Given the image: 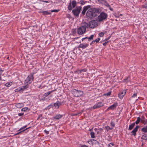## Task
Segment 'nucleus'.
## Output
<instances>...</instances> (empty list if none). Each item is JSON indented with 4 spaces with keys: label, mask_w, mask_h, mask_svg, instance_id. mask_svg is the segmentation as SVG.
Masks as SVG:
<instances>
[{
    "label": "nucleus",
    "mask_w": 147,
    "mask_h": 147,
    "mask_svg": "<svg viewBox=\"0 0 147 147\" xmlns=\"http://www.w3.org/2000/svg\"><path fill=\"white\" fill-rule=\"evenodd\" d=\"M142 139L144 140H147V134H144L142 136Z\"/></svg>",
    "instance_id": "25"
},
{
    "label": "nucleus",
    "mask_w": 147,
    "mask_h": 147,
    "mask_svg": "<svg viewBox=\"0 0 147 147\" xmlns=\"http://www.w3.org/2000/svg\"><path fill=\"white\" fill-rule=\"evenodd\" d=\"M100 9L95 7H91L90 5V8L88 10L86 16L90 18H92L97 16L100 13Z\"/></svg>",
    "instance_id": "1"
},
{
    "label": "nucleus",
    "mask_w": 147,
    "mask_h": 147,
    "mask_svg": "<svg viewBox=\"0 0 147 147\" xmlns=\"http://www.w3.org/2000/svg\"><path fill=\"white\" fill-rule=\"evenodd\" d=\"M111 92H109L108 93L104 94V95L107 96H109L111 94Z\"/></svg>",
    "instance_id": "36"
},
{
    "label": "nucleus",
    "mask_w": 147,
    "mask_h": 147,
    "mask_svg": "<svg viewBox=\"0 0 147 147\" xmlns=\"http://www.w3.org/2000/svg\"><path fill=\"white\" fill-rule=\"evenodd\" d=\"M141 122L142 123L146 124L147 123V120H146L143 116H142L140 117Z\"/></svg>",
    "instance_id": "14"
},
{
    "label": "nucleus",
    "mask_w": 147,
    "mask_h": 147,
    "mask_svg": "<svg viewBox=\"0 0 147 147\" xmlns=\"http://www.w3.org/2000/svg\"><path fill=\"white\" fill-rule=\"evenodd\" d=\"M62 115L60 114H58L56 115L55 116L53 117V118L56 119L57 120L61 118Z\"/></svg>",
    "instance_id": "21"
},
{
    "label": "nucleus",
    "mask_w": 147,
    "mask_h": 147,
    "mask_svg": "<svg viewBox=\"0 0 147 147\" xmlns=\"http://www.w3.org/2000/svg\"><path fill=\"white\" fill-rule=\"evenodd\" d=\"M82 7L80 6L77 7L72 11V13L75 16L78 17Z\"/></svg>",
    "instance_id": "5"
},
{
    "label": "nucleus",
    "mask_w": 147,
    "mask_h": 147,
    "mask_svg": "<svg viewBox=\"0 0 147 147\" xmlns=\"http://www.w3.org/2000/svg\"><path fill=\"white\" fill-rule=\"evenodd\" d=\"M47 134H48L49 133V131H46V130L44 131Z\"/></svg>",
    "instance_id": "51"
},
{
    "label": "nucleus",
    "mask_w": 147,
    "mask_h": 147,
    "mask_svg": "<svg viewBox=\"0 0 147 147\" xmlns=\"http://www.w3.org/2000/svg\"><path fill=\"white\" fill-rule=\"evenodd\" d=\"M98 130V129H97V128H95L94 129V130L95 131H96V130Z\"/></svg>",
    "instance_id": "54"
},
{
    "label": "nucleus",
    "mask_w": 147,
    "mask_h": 147,
    "mask_svg": "<svg viewBox=\"0 0 147 147\" xmlns=\"http://www.w3.org/2000/svg\"><path fill=\"white\" fill-rule=\"evenodd\" d=\"M93 43H91L90 44V45H91Z\"/></svg>",
    "instance_id": "58"
},
{
    "label": "nucleus",
    "mask_w": 147,
    "mask_h": 147,
    "mask_svg": "<svg viewBox=\"0 0 147 147\" xmlns=\"http://www.w3.org/2000/svg\"><path fill=\"white\" fill-rule=\"evenodd\" d=\"M104 34L103 33L101 32L99 34V36L100 37H102L103 36Z\"/></svg>",
    "instance_id": "41"
},
{
    "label": "nucleus",
    "mask_w": 147,
    "mask_h": 147,
    "mask_svg": "<svg viewBox=\"0 0 147 147\" xmlns=\"http://www.w3.org/2000/svg\"><path fill=\"white\" fill-rule=\"evenodd\" d=\"M135 125V123H134L131 124V125H130L129 127L128 130H131L134 126Z\"/></svg>",
    "instance_id": "22"
},
{
    "label": "nucleus",
    "mask_w": 147,
    "mask_h": 147,
    "mask_svg": "<svg viewBox=\"0 0 147 147\" xmlns=\"http://www.w3.org/2000/svg\"><path fill=\"white\" fill-rule=\"evenodd\" d=\"M141 131L144 133L147 132V126H145L142 128L141 129Z\"/></svg>",
    "instance_id": "23"
},
{
    "label": "nucleus",
    "mask_w": 147,
    "mask_h": 147,
    "mask_svg": "<svg viewBox=\"0 0 147 147\" xmlns=\"http://www.w3.org/2000/svg\"><path fill=\"white\" fill-rule=\"evenodd\" d=\"M107 7L109 8V9H110V10L112 11H113V9H112V8L111 7H110V5H109V7Z\"/></svg>",
    "instance_id": "49"
},
{
    "label": "nucleus",
    "mask_w": 147,
    "mask_h": 147,
    "mask_svg": "<svg viewBox=\"0 0 147 147\" xmlns=\"http://www.w3.org/2000/svg\"><path fill=\"white\" fill-rule=\"evenodd\" d=\"M107 16V15L106 13L102 12L98 17V20L99 22L102 21L105 19Z\"/></svg>",
    "instance_id": "7"
},
{
    "label": "nucleus",
    "mask_w": 147,
    "mask_h": 147,
    "mask_svg": "<svg viewBox=\"0 0 147 147\" xmlns=\"http://www.w3.org/2000/svg\"><path fill=\"white\" fill-rule=\"evenodd\" d=\"M88 27V23L85 22L82 23L81 26L78 28V34L79 35L84 34L86 32V28Z\"/></svg>",
    "instance_id": "2"
},
{
    "label": "nucleus",
    "mask_w": 147,
    "mask_h": 147,
    "mask_svg": "<svg viewBox=\"0 0 147 147\" xmlns=\"http://www.w3.org/2000/svg\"><path fill=\"white\" fill-rule=\"evenodd\" d=\"M120 16H122V15L121 14H120Z\"/></svg>",
    "instance_id": "59"
},
{
    "label": "nucleus",
    "mask_w": 147,
    "mask_h": 147,
    "mask_svg": "<svg viewBox=\"0 0 147 147\" xmlns=\"http://www.w3.org/2000/svg\"><path fill=\"white\" fill-rule=\"evenodd\" d=\"M72 94L74 96L77 97H80L83 95V92L82 91L73 89L72 90Z\"/></svg>",
    "instance_id": "4"
},
{
    "label": "nucleus",
    "mask_w": 147,
    "mask_h": 147,
    "mask_svg": "<svg viewBox=\"0 0 147 147\" xmlns=\"http://www.w3.org/2000/svg\"><path fill=\"white\" fill-rule=\"evenodd\" d=\"M19 132H18L16 134H14L15 135H19Z\"/></svg>",
    "instance_id": "53"
},
{
    "label": "nucleus",
    "mask_w": 147,
    "mask_h": 147,
    "mask_svg": "<svg viewBox=\"0 0 147 147\" xmlns=\"http://www.w3.org/2000/svg\"><path fill=\"white\" fill-rule=\"evenodd\" d=\"M77 4V2L75 0L70 1V3L68 4V9L69 10H72V8H74L76 6Z\"/></svg>",
    "instance_id": "6"
},
{
    "label": "nucleus",
    "mask_w": 147,
    "mask_h": 147,
    "mask_svg": "<svg viewBox=\"0 0 147 147\" xmlns=\"http://www.w3.org/2000/svg\"><path fill=\"white\" fill-rule=\"evenodd\" d=\"M117 102H115L112 105L109 107L107 109V110H113L114 109L116 108V107L117 106Z\"/></svg>",
    "instance_id": "11"
},
{
    "label": "nucleus",
    "mask_w": 147,
    "mask_h": 147,
    "mask_svg": "<svg viewBox=\"0 0 147 147\" xmlns=\"http://www.w3.org/2000/svg\"><path fill=\"white\" fill-rule=\"evenodd\" d=\"M94 36L93 35H91L90 37L88 38L89 39V41L93 39Z\"/></svg>",
    "instance_id": "32"
},
{
    "label": "nucleus",
    "mask_w": 147,
    "mask_h": 147,
    "mask_svg": "<svg viewBox=\"0 0 147 147\" xmlns=\"http://www.w3.org/2000/svg\"><path fill=\"white\" fill-rule=\"evenodd\" d=\"M90 135L91 138H95V134L94 132H91L90 133Z\"/></svg>",
    "instance_id": "31"
},
{
    "label": "nucleus",
    "mask_w": 147,
    "mask_h": 147,
    "mask_svg": "<svg viewBox=\"0 0 147 147\" xmlns=\"http://www.w3.org/2000/svg\"><path fill=\"white\" fill-rule=\"evenodd\" d=\"M108 147H114V144L113 143H110L108 145Z\"/></svg>",
    "instance_id": "35"
},
{
    "label": "nucleus",
    "mask_w": 147,
    "mask_h": 147,
    "mask_svg": "<svg viewBox=\"0 0 147 147\" xmlns=\"http://www.w3.org/2000/svg\"><path fill=\"white\" fill-rule=\"evenodd\" d=\"M100 38H97L95 40H94L92 41V43H93L94 42H96V43L98 42L100 40Z\"/></svg>",
    "instance_id": "28"
},
{
    "label": "nucleus",
    "mask_w": 147,
    "mask_h": 147,
    "mask_svg": "<svg viewBox=\"0 0 147 147\" xmlns=\"http://www.w3.org/2000/svg\"><path fill=\"white\" fill-rule=\"evenodd\" d=\"M105 128L107 131H108L109 130H112L113 129V128H111L109 126H107L105 127Z\"/></svg>",
    "instance_id": "30"
},
{
    "label": "nucleus",
    "mask_w": 147,
    "mask_h": 147,
    "mask_svg": "<svg viewBox=\"0 0 147 147\" xmlns=\"http://www.w3.org/2000/svg\"><path fill=\"white\" fill-rule=\"evenodd\" d=\"M103 4L105 6H106L107 7H109V4L106 1Z\"/></svg>",
    "instance_id": "33"
},
{
    "label": "nucleus",
    "mask_w": 147,
    "mask_h": 147,
    "mask_svg": "<svg viewBox=\"0 0 147 147\" xmlns=\"http://www.w3.org/2000/svg\"><path fill=\"white\" fill-rule=\"evenodd\" d=\"M88 25L89 27L93 28L97 25V22L95 20H92L89 22Z\"/></svg>",
    "instance_id": "8"
},
{
    "label": "nucleus",
    "mask_w": 147,
    "mask_h": 147,
    "mask_svg": "<svg viewBox=\"0 0 147 147\" xmlns=\"http://www.w3.org/2000/svg\"><path fill=\"white\" fill-rule=\"evenodd\" d=\"M111 125L113 127H114L115 126V123L113 121H111Z\"/></svg>",
    "instance_id": "38"
},
{
    "label": "nucleus",
    "mask_w": 147,
    "mask_h": 147,
    "mask_svg": "<svg viewBox=\"0 0 147 147\" xmlns=\"http://www.w3.org/2000/svg\"><path fill=\"white\" fill-rule=\"evenodd\" d=\"M81 147H88L86 145H82L81 146Z\"/></svg>",
    "instance_id": "50"
},
{
    "label": "nucleus",
    "mask_w": 147,
    "mask_h": 147,
    "mask_svg": "<svg viewBox=\"0 0 147 147\" xmlns=\"http://www.w3.org/2000/svg\"><path fill=\"white\" fill-rule=\"evenodd\" d=\"M12 83L11 82H7L5 84V86L7 87H9L12 84Z\"/></svg>",
    "instance_id": "29"
},
{
    "label": "nucleus",
    "mask_w": 147,
    "mask_h": 147,
    "mask_svg": "<svg viewBox=\"0 0 147 147\" xmlns=\"http://www.w3.org/2000/svg\"><path fill=\"white\" fill-rule=\"evenodd\" d=\"M33 75V73H31L28 76L25 80L24 85H28L32 82L34 80Z\"/></svg>",
    "instance_id": "3"
},
{
    "label": "nucleus",
    "mask_w": 147,
    "mask_h": 147,
    "mask_svg": "<svg viewBox=\"0 0 147 147\" xmlns=\"http://www.w3.org/2000/svg\"><path fill=\"white\" fill-rule=\"evenodd\" d=\"M104 105V104L101 102H99L95 104L93 106V108L95 109L98 108H100L103 107Z\"/></svg>",
    "instance_id": "9"
},
{
    "label": "nucleus",
    "mask_w": 147,
    "mask_h": 147,
    "mask_svg": "<svg viewBox=\"0 0 147 147\" xmlns=\"http://www.w3.org/2000/svg\"><path fill=\"white\" fill-rule=\"evenodd\" d=\"M88 46V44H80L78 46V47L82 48L83 49H85Z\"/></svg>",
    "instance_id": "16"
},
{
    "label": "nucleus",
    "mask_w": 147,
    "mask_h": 147,
    "mask_svg": "<svg viewBox=\"0 0 147 147\" xmlns=\"http://www.w3.org/2000/svg\"><path fill=\"white\" fill-rule=\"evenodd\" d=\"M98 2L102 4H103L105 1V0H98Z\"/></svg>",
    "instance_id": "34"
},
{
    "label": "nucleus",
    "mask_w": 147,
    "mask_h": 147,
    "mask_svg": "<svg viewBox=\"0 0 147 147\" xmlns=\"http://www.w3.org/2000/svg\"><path fill=\"white\" fill-rule=\"evenodd\" d=\"M126 93V91L123 90L118 94V97L120 98H122Z\"/></svg>",
    "instance_id": "12"
},
{
    "label": "nucleus",
    "mask_w": 147,
    "mask_h": 147,
    "mask_svg": "<svg viewBox=\"0 0 147 147\" xmlns=\"http://www.w3.org/2000/svg\"><path fill=\"white\" fill-rule=\"evenodd\" d=\"M80 3L82 5H84L85 4V3L82 0H80Z\"/></svg>",
    "instance_id": "44"
},
{
    "label": "nucleus",
    "mask_w": 147,
    "mask_h": 147,
    "mask_svg": "<svg viewBox=\"0 0 147 147\" xmlns=\"http://www.w3.org/2000/svg\"><path fill=\"white\" fill-rule=\"evenodd\" d=\"M24 114V113H19L18 114V115L19 116H21L22 115H23Z\"/></svg>",
    "instance_id": "46"
},
{
    "label": "nucleus",
    "mask_w": 147,
    "mask_h": 147,
    "mask_svg": "<svg viewBox=\"0 0 147 147\" xmlns=\"http://www.w3.org/2000/svg\"><path fill=\"white\" fill-rule=\"evenodd\" d=\"M61 105V104L60 102L59 101H57L54 104V106L56 108L58 109L59 107Z\"/></svg>",
    "instance_id": "20"
},
{
    "label": "nucleus",
    "mask_w": 147,
    "mask_h": 147,
    "mask_svg": "<svg viewBox=\"0 0 147 147\" xmlns=\"http://www.w3.org/2000/svg\"><path fill=\"white\" fill-rule=\"evenodd\" d=\"M3 71V70H2L1 69H0V80H1V75L2 74V72Z\"/></svg>",
    "instance_id": "39"
},
{
    "label": "nucleus",
    "mask_w": 147,
    "mask_h": 147,
    "mask_svg": "<svg viewBox=\"0 0 147 147\" xmlns=\"http://www.w3.org/2000/svg\"><path fill=\"white\" fill-rule=\"evenodd\" d=\"M108 41L105 42V43H103V45L104 46H105L106 45H107V43H108Z\"/></svg>",
    "instance_id": "45"
},
{
    "label": "nucleus",
    "mask_w": 147,
    "mask_h": 147,
    "mask_svg": "<svg viewBox=\"0 0 147 147\" xmlns=\"http://www.w3.org/2000/svg\"><path fill=\"white\" fill-rule=\"evenodd\" d=\"M89 8H90V5H88L84 7L83 8V10L82 12V14L83 15H85L86 11L87 10H88Z\"/></svg>",
    "instance_id": "10"
},
{
    "label": "nucleus",
    "mask_w": 147,
    "mask_h": 147,
    "mask_svg": "<svg viewBox=\"0 0 147 147\" xmlns=\"http://www.w3.org/2000/svg\"><path fill=\"white\" fill-rule=\"evenodd\" d=\"M78 114H74V115H78Z\"/></svg>",
    "instance_id": "55"
},
{
    "label": "nucleus",
    "mask_w": 147,
    "mask_h": 147,
    "mask_svg": "<svg viewBox=\"0 0 147 147\" xmlns=\"http://www.w3.org/2000/svg\"><path fill=\"white\" fill-rule=\"evenodd\" d=\"M88 142H90L92 144H99V143L98 141H97L96 140L93 139V140H90L88 141Z\"/></svg>",
    "instance_id": "18"
},
{
    "label": "nucleus",
    "mask_w": 147,
    "mask_h": 147,
    "mask_svg": "<svg viewBox=\"0 0 147 147\" xmlns=\"http://www.w3.org/2000/svg\"><path fill=\"white\" fill-rule=\"evenodd\" d=\"M100 130H101V131H102V130H103V129H102V128H100Z\"/></svg>",
    "instance_id": "56"
},
{
    "label": "nucleus",
    "mask_w": 147,
    "mask_h": 147,
    "mask_svg": "<svg viewBox=\"0 0 147 147\" xmlns=\"http://www.w3.org/2000/svg\"><path fill=\"white\" fill-rule=\"evenodd\" d=\"M27 85H24V86H23L20 87L17 89V90L18 91H23L27 88Z\"/></svg>",
    "instance_id": "17"
},
{
    "label": "nucleus",
    "mask_w": 147,
    "mask_h": 147,
    "mask_svg": "<svg viewBox=\"0 0 147 147\" xmlns=\"http://www.w3.org/2000/svg\"><path fill=\"white\" fill-rule=\"evenodd\" d=\"M42 14L44 15H47L51 14L50 12L47 11H42Z\"/></svg>",
    "instance_id": "24"
},
{
    "label": "nucleus",
    "mask_w": 147,
    "mask_h": 147,
    "mask_svg": "<svg viewBox=\"0 0 147 147\" xmlns=\"http://www.w3.org/2000/svg\"><path fill=\"white\" fill-rule=\"evenodd\" d=\"M28 109V108L27 107L21 109V111H26Z\"/></svg>",
    "instance_id": "37"
},
{
    "label": "nucleus",
    "mask_w": 147,
    "mask_h": 147,
    "mask_svg": "<svg viewBox=\"0 0 147 147\" xmlns=\"http://www.w3.org/2000/svg\"><path fill=\"white\" fill-rule=\"evenodd\" d=\"M52 92V91H49L45 93L43 95L44 97L45 98L48 96Z\"/></svg>",
    "instance_id": "26"
},
{
    "label": "nucleus",
    "mask_w": 147,
    "mask_h": 147,
    "mask_svg": "<svg viewBox=\"0 0 147 147\" xmlns=\"http://www.w3.org/2000/svg\"><path fill=\"white\" fill-rule=\"evenodd\" d=\"M141 119L140 117H138L137 118V120L135 122V123L136 124H138L140 122H141Z\"/></svg>",
    "instance_id": "27"
},
{
    "label": "nucleus",
    "mask_w": 147,
    "mask_h": 147,
    "mask_svg": "<svg viewBox=\"0 0 147 147\" xmlns=\"http://www.w3.org/2000/svg\"><path fill=\"white\" fill-rule=\"evenodd\" d=\"M81 70V72H86V71H87V70L86 69H82Z\"/></svg>",
    "instance_id": "43"
},
{
    "label": "nucleus",
    "mask_w": 147,
    "mask_h": 147,
    "mask_svg": "<svg viewBox=\"0 0 147 147\" xmlns=\"http://www.w3.org/2000/svg\"><path fill=\"white\" fill-rule=\"evenodd\" d=\"M77 72V73H78V74H79V73H82V72H81V70H78Z\"/></svg>",
    "instance_id": "47"
},
{
    "label": "nucleus",
    "mask_w": 147,
    "mask_h": 147,
    "mask_svg": "<svg viewBox=\"0 0 147 147\" xmlns=\"http://www.w3.org/2000/svg\"><path fill=\"white\" fill-rule=\"evenodd\" d=\"M139 126H136L131 131V133L134 136L136 135V132L138 131V129L139 128Z\"/></svg>",
    "instance_id": "13"
},
{
    "label": "nucleus",
    "mask_w": 147,
    "mask_h": 147,
    "mask_svg": "<svg viewBox=\"0 0 147 147\" xmlns=\"http://www.w3.org/2000/svg\"><path fill=\"white\" fill-rule=\"evenodd\" d=\"M41 85H40V86H39V88H40V87H41Z\"/></svg>",
    "instance_id": "57"
},
{
    "label": "nucleus",
    "mask_w": 147,
    "mask_h": 147,
    "mask_svg": "<svg viewBox=\"0 0 147 147\" xmlns=\"http://www.w3.org/2000/svg\"><path fill=\"white\" fill-rule=\"evenodd\" d=\"M27 127V125H26L23 127H22L19 130H18V131H20V132H18L19 133V134H20L22 132H24V131H25V130H26L28 129L30 127H28V128H26V129H25V128H26Z\"/></svg>",
    "instance_id": "15"
},
{
    "label": "nucleus",
    "mask_w": 147,
    "mask_h": 147,
    "mask_svg": "<svg viewBox=\"0 0 147 147\" xmlns=\"http://www.w3.org/2000/svg\"><path fill=\"white\" fill-rule=\"evenodd\" d=\"M137 93H134L131 97V98H135V97L137 96Z\"/></svg>",
    "instance_id": "40"
},
{
    "label": "nucleus",
    "mask_w": 147,
    "mask_h": 147,
    "mask_svg": "<svg viewBox=\"0 0 147 147\" xmlns=\"http://www.w3.org/2000/svg\"><path fill=\"white\" fill-rule=\"evenodd\" d=\"M144 7L146 9H147V3L145 4L144 6Z\"/></svg>",
    "instance_id": "48"
},
{
    "label": "nucleus",
    "mask_w": 147,
    "mask_h": 147,
    "mask_svg": "<svg viewBox=\"0 0 147 147\" xmlns=\"http://www.w3.org/2000/svg\"><path fill=\"white\" fill-rule=\"evenodd\" d=\"M24 105L23 103H20L16 104V107L18 108H20L23 107Z\"/></svg>",
    "instance_id": "19"
},
{
    "label": "nucleus",
    "mask_w": 147,
    "mask_h": 147,
    "mask_svg": "<svg viewBox=\"0 0 147 147\" xmlns=\"http://www.w3.org/2000/svg\"><path fill=\"white\" fill-rule=\"evenodd\" d=\"M86 38H88V37H85V38H83L82 40L83 41L84 40L86 39Z\"/></svg>",
    "instance_id": "52"
},
{
    "label": "nucleus",
    "mask_w": 147,
    "mask_h": 147,
    "mask_svg": "<svg viewBox=\"0 0 147 147\" xmlns=\"http://www.w3.org/2000/svg\"><path fill=\"white\" fill-rule=\"evenodd\" d=\"M59 11V10H57V9H54L51 10V12H57Z\"/></svg>",
    "instance_id": "42"
}]
</instances>
